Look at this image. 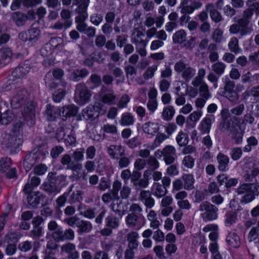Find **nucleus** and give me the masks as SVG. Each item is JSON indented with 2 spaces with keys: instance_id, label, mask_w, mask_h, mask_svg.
<instances>
[{
  "instance_id": "nucleus-1",
  "label": "nucleus",
  "mask_w": 259,
  "mask_h": 259,
  "mask_svg": "<svg viewBox=\"0 0 259 259\" xmlns=\"http://www.w3.org/2000/svg\"><path fill=\"white\" fill-rule=\"evenodd\" d=\"M253 15L252 9L248 6L242 14V17L238 20L237 24L232 25L229 29L230 32L233 34L238 33L240 36H243L251 33L252 28L249 27L251 17Z\"/></svg>"
},
{
  "instance_id": "nucleus-2",
  "label": "nucleus",
  "mask_w": 259,
  "mask_h": 259,
  "mask_svg": "<svg viewBox=\"0 0 259 259\" xmlns=\"http://www.w3.org/2000/svg\"><path fill=\"white\" fill-rule=\"evenodd\" d=\"M219 128L222 132H228L229 135L236 144H240L242 142L244 132L237 123L224 118L221 121Z\"/></svg>"
},
{
  "instance_id": "nucleus-3",
  "label": "nucleus",
  "mask_w": 259,
  "mask_h": 259,
  "mask_svg": "<svg viewBox=\"0 0 259 259\" xmlns=\"http://www.w3.org/2000/svg\"><path fill=\"white\" fill-rule=\"evenodd\" d=\"M238 194H244L240 202L242 203H248L254 200L259 195V183L243 184L237 190Z\"/></svg>"
},
{
  "instance_id": "nucleus-4",
  "label": "nucleus",
  "mask_w": 259,
  "mask_h": 259,
  "mask_svg": "<svg viewBox=\"0 0 259 259\" xmlns=\"http://www.w3.org/2000/svg\"><path fill=\"white\" fill-rule=\"evenodd\" d=\"M218 210L217 207L207 201L201 202L199 206V211L201 212L200 216L205 221L216 220Z\"/></svg>"
},
{
  "instance_id": "nucleus-5",
  "label": "nucleus",
  "mask_w": 259,
  "mask_h": 259,
  "mask_svg": "<svg viewBox=\"0 0 259 259\" xmlns=\"http://www.w3.org/2000/svg\"><path fill=\"white\" fill-rule=\"evenodd\" d=\"M145 219L142 214L128 213L125 217L126 225L130 228L140 229L145 225Z\"/></svg>"
},
{
  "instance_id": "nucleus-6",
  "label": "nucleus",
  "mask_w": 259,
  "mask_h": 259,
  "mask_svg": "<svg viewBox=\"0 0 259 259\" xmlns=\"http://www.w3.org/2000/svg\"><path fill=\"white\" fill-rule=\"evenodd\" d=\"M88 17L75 18V22L77 24L76 29L81 33L85 34L89 37H94L96 35V29L92 26H88L85 23V20Z\"/></svg>"
},
{
  "instance_id": "nucleus-7",
  "label": "nucleus",
  "mask_w": 259,
  "mask_h": 259,
  "mask_svg": "<svg viewBox=\"0 0 259 259\" xmlns=\"http://www.w3.org/2000/svg\"><path fill=\"white\" fill-rule=\"evenodd\" d=\"M121 188V182L115 181L112 185V189L108 193L104 194L102 196V200L105 203H109L111 200L119 198L118 192Z\"/></svg>"
},
{
  "instance_id": "nucleus-8",
  "label": "nucleus",
  "mask_w": 259,
  "mask_h": 259,
  "mask_svg": "<svg viewBox=\"0 0 259 259\" xmlns=\"http://www.w3.org/2000/svg\"><path fill=\"white\" fill-rule=\"evenodd\" d=\"M52 236L56 241L60 242L64 240H73L75 238L74 231L71 228L66 229L65 231L61 230L52 233Z\"/></svg>"
},
{
  "instance_id": "nucleus-9",
  "label": "nucleus",
  "mask_w": 259,
  "mask_h": 259,
  "mask_svg": "<svg viewBox=\"0 0 259 259\" xmlns=\"http://www.w3.org/2000/svg\"><path fill=\"white\" fill-rule=\"evenodd\" d=\"M90 3V0H73V5L77 6L75 11L78 15L75 18H84L88 17L87 9Z\"/></svg>"
},
{
  "instance_id": "nucleus-10",
  "label": "nucleus",
  "mask_w": 259,
  "mask_h": 259,
  "mask_svg": "<svg viewBox=\"0 0 259 259\" xmlns=\"http://www.w3.org/2000/svg\"><path fill=\"white\" fill-rule=\"evenodd\" d=\"M23 116L28 124L31 126L35 123V109L34 103H28L26 106L24 108L23 112Z\"/></svg>"
},
{
  "instance_id": "nucleus-11",
  "label": "nucleus",
  "mask_w": 259,
  "mask_h": 259,
  "mask_svg": "<svg viewBox=\"0 0 259 259\" xmlns=\"http://www.w3.org/2000/svg\"><path fill=\"white\" fill-rule=\"evenodd\" d=\"M75 95L79 98L81 103H84L89 101L91 93L84 84L79 83L76 87Z\"/></svg>"
},
{
  "instance_id": "nucleus-12",
  "label": "nucleus",
  "mask_w": 259,
  "mask_h": 259,
  "mask_svg": "<svg viewBox=\"0 0 259 259\" xmlns=\"http://www.w3.org/2000/svg\"><path fill=\"white\" fill-rule=\"evenodd\" d=\"M60 162L63 165L66 166L67 169L72 171L79 170L82 168V164L72 160L71 156L67 154L61 157Z\"/></svg>"
},
{
  "instance_id": "nucleus-13",
  "label": "nucleus",
  "mask_w": 259,
  "mask_h": 259,
  "mask_svg": "<svg viewBox=\"0 0 259 259\" xmlns=\"http://www.w3.org/2000/svg\"><path fill=\"white\" fill-rule=\"evenodd\" d=\"M27 97V92L25 90H21L13 96L11 101L12 108L17 109L20 108L24 103Z\"/></svg>"
},
{
  "instance_id": "nucleus-14",
  "label": "nucleus",
  "mask_w": 259,
  "mask_h": 259,
  "mask_svg": "<svg viewBox=\"0 0 259 259\" xmlns=\"http://www.w3.org/2000/svg\"><path fill=\"white\" fill-rule=\"evenodd\" d=\"M163 160L166 165L173 164L177 156L175 148L171 145L166 146L164 148Z\"/></svg>"
},
{
  "instance_id": "nucleus-15",
  "label": "nucleus",
  "mask_w": 259,
  "mask_h": 259,
  "mask_svg": "<svg viewBox=\"0 0 259 259\" xmlns=\"http://www.w3.org/2000/svg\"><path fill=\"white\" fill-rule=\"evenodd\" d=\"M139 199L147 208H151L155 205V200L149 191L142 190L140 193Z\"/></svg>"
},
{
  "instance_id": "nucleus-16",
  "label": "nucleus",
  "mask_w": 259,
  "mask_h": 259,
  "mask_svg": "<svg viewBox=\"0 0 259 259\" xmlns=\"http://www.w3.org/2000/svg\"><path fill=\"white\" fill-rule=\"evenodd\" d=\"M205 9L209 13L211 20L214 23H218L224 20L221 13L215 8L213 4H207L205 6Z\"/></svg>"
},
{
  "instance_id": "nucleus-17",
  "label": "nucleus",
  "mask_w": 259,
  "mask_h": 259,
  "mask_svg": "<svg viewBox=\"0 0 259 259\" xmlns=\"http://www.w3.org/2000/svg\"><path fill=\"white\" fill-rule=\"evenodd\" d=\"M107 152L111 158L118 159L120 156L125 155V149L120 145H111L108 147Z\"/></svg>"
},
{
  "instance_id": "nucleus-18",
  "label": "nucleus",
  "mask_w": 259,
  "mask_h": 259,
  "mask_svg": "<svg viewBox=\"0 0 259 259\" xmlns=\"http://www.w3.org/2000/svg\"><path fill=\"white\" fill-rule=\"evenodd\" d=\"M61 251L68 254L69 259H77L79 257V253L76 250L75 245L71 242H68L63 245L61 247Z\"/></svg>"
},
{
  "instance_id": "nucleus-19",
  "label": "nucleus",
  "mask_w": 259,
  "mask_h": 259,
  "mask_svg": "<svg viewBox=\"0 0 259 259\" xmlns=\"http://www.w3.org/2000/svg\"><path fill=\"white\" fill-rule=\"evenodd\" d=\"M144 36L143 32L138 28H135L133 31L131 36L132 42L134 44L136 47L138 46H145L147 45V41L142 39V37Z\"/></svg>"
},
{
  "instance_id": "nucleus-20",
  "label": "nucleus",
  "mask_w": 259,
  "mask_h": 259,
  "mask_svg": "<svg viewBox=\"0 0 259 259\" xmlns=\"http://www.w3.org/2000/svg\"><path fill=\"white\" fill-rule=\"evenodd\" d=\"M39 153L31 152L27 154L23 161V166L26 171H29L38 158Z\"/></svg>"
},
{
  "instance_id": "nucleus-21",
  "label": "nucleus",
  "mask_w": 259,
  "mask_h": 259,
  "mask_svg": "<svg viewBox=\"0 0 259 259\" xmlns=\"http://www.w3.org/2000/svg\"><path fill=\"white\" fill-rule=\"evenodd\" d=\"M218 163V168L220 171H226L228 169L230 159L227 155L223 153H219L217 156Z\"/></svg>"
},
{
  "instance_id": "nucleus-22",
  "label": "nucleus",
  "mask_w": 259,
  "mask_h": 259,
  "mask_svg": "<svg viewBox=\"0 0 259 259\" xmlns=\"http://www.w3.org/2000/svg\"><path fill=\"white\" fill-rule=\"evenodd\" d=\"M77 112V108L73 105H69L63 107L59 110L60 116L62 119L65 120L68 117L74 116Z\"/></svg>"
},
{
  "instance_id": "nucleus-23",
  "label": "nucleus",
  "mask_w": 259,
  "mask_h": 259,
  "mask_svg": "<svg viewBox=\"0 0 259 259\" xmlns=\"http://www.w3.org/2000/svg\"><path fill=\"white\" fill-rule=\"evenodd\" d=\"M30 69L27 64L20 65L12 71V77L16 79L22 78L29 72Z\"/></svg>"
},
{
  "instance_id": "nucleus-24",
  "label": "nucleus",
  "mask_w": 259,
  "mask_h": 259,
  "mask_svg": "<svg viewBox=\"0 0 259 259\" xmlns=\"http://www.w3.org/2000/svg\"><path fill=\"white\" fill-rule=\"evenodd\" d=\"M106 88L103 87L101 89L102 93H104L101 98L102 102L108 105H112L115 104L116 96L115 95L113 91H111L109 93H105Z\"/></svg>"
},
{
  "instance_id": "nucleus-25",
  "label": "nucleus",
  "mask_w": 259,
  "mask_h": 259,
  "mask_svg": "<svg viewBox=\"0 0 259 259\" xmlns=\"http://www.w3.org/2000/svg\"><path fill=\"white\" fill-rule=\"evenodd\" d=\"M77 228V233L81 235L90 232L93 229V226L90 222L79 219Z\"/></svg>"
},
{
  "instance_id": "nucleus-26",
  "label": "nucleus",
  "mask_w": 259,
  "mask_h": 259,
  "mask_svg": "<svg viewBox=\"0 0 259 259\" xmlns=\"http://www.w3.org/2000/svg\"><path fill=\"white\" fill-rule=\"evenodd\" d=\"M44 197L39 192L28 194L27 199L28 204L32 207H36L44 200Z\"/></svg>"
},
{
  "instance_id": "nucleus-27",
  "label": "nucleus",
  "mask_w": 259,
  "mask_h": 259,
  "mask_svg": "<svg viewBox=\"0 0 259 259\" xmlns=\"http://www.w3.org/2000/svg\"><path fill=\"white\" fill-rule=\"evenodd\" d=\"M60 115L59 109L51 105H47L45 112V116L49 121H54Z\"/></svg>"
},
{
  "instance_id": "nucleus-28",
  "label": "nucleus",
  "mask_w": 259,
  "mask_h": 259,
  "mask_svg": "<svg viewBox=\"0 0 259 259\" xmlns=\"http://www.w3.org/2000/svg\"><path fill=\"white\" fill-rule=\"evenodd\" d=\"M111 209L118 215L122 217L124 214L125 209L123 205L122 201L120 200V196L118 199H115L110 204Z\"/></svg>"
},
{
  "instance_id": "nucleus-29",
  "label": "nucleus",
  "mask_w": 259,
  "mask_h": 259,
  "mask_svg": "<svg viewBox=\"0 0 259 259\" xmlns=\"http://www.w3.org/2000/svg\"><path fill=\"white\" fill-rule=\"evenodd\" d=\"M56 179L49 180L43 185V189L48 193H58L60 192L59 188L56 185Z\"/></svg>"
},
{
  "instance_id": "nucleus-30",
  "label": "nucleus",
  "mask_w": 259,
  "mask_h": 259,
  "mask_svg": "<svg viewBox=\"0 0 259 259\" xmlns=\"http://www.w3.org/2000/svg\"><path fill=\"white\" fill-rule=\"evenodd\" d=\"M11 19L17 26L24 25L27 20L26 15L20 12H14L11 15Z\"/></svg>"
},
{
  "instance_id": "nucleus-31",
  "label": "nucleus",
  "mask_w": 259,
  "mask_h": 259,
  "mask_svg": "<svg viewBox=\"0 0 259 259\" xmlns=\"http://www.w3.org/2000/svg\"><path fill=\"white\" fill-rule=\"evenodd\" d=\"M96 108L98 109V106H90L84 110L83 117L87 120H93L99 116Z\"/></svg>"
},
{
  "instance_id": "nucleus-32",
  "label": "nucleus",
  "mask_w": 259,
  "mask_h": 259,
  "mask_svg": "<svg viewBox=\"0 0 259 259\" xmlns=\"http://www.w3.org/2000/svg\"><path fill=\"white\" fill-rule=\"evenodd\" d=\"M152 192L154 195L157 198L164 196L167 193V189L158 183H154L152 187Z\"/></svg>"
},
{
  "instance_id": "nucleus-33",
  "label": "nucleus",
  "mask_w": 259,
  "mask_h": 259,
  "mask_svg": "<svg viewBox=\"0 0 259 259\" xmlns=\"http://www.w3.org/2000/svg\"><path fill=\"white\" fill-rule=\"evenodd\" d=\"M126 237L128 242L127 246L133 248H137L139 244L138 241V233L136 231L131 232L127 234Z\"/></svg>"
},
{
  "instance_id": "nucleus-34",
  "label": "nucleus",
  "mask_w": 259,
  "mask_h": 259,
  "mask_svg": "<svg viewBox=\"0 0 259 259\" xmlns=\"http://www.w3.org/2000/svg\"><path fill=\"white\" fill-rule=\"evenodd\" d=\"M226 241L231 247L233 248H237L240 245L239 237L234 232L229 233L227 236Z\"/></svg>"
},
{
  "instance_id": "nucleus-35",
  "label": "nucleus",
  "mask_w": 259,
  "mask_h": 259,
  "mask_svg": "<svg viewBox=\"0 0 259 259\" xmlns=\"http://www.w3.org/2000/svg\"><path fill=\"white\" fill-rule=\"evenodd\" d=\"M134 117L130 112L123 113L119 120V123L122 126L132 125L134 123Z\"/></svg>"
},
{
  "instance_id": "nucleus-36",
  "label": "nucleus",
  "mask_w": 259,
  "mask_h": 259,
  "mask_svg": "<svg viewBox=\"0 0 259 259\" xmlns=\"http://www.w3.org/2000/svg\"><path fill=\"white\" fill-rule=\"evenodd\" d=\"M106 226L113 229L117 228L119 226V220L115 216L110 214L108 215L105 220Z\"/></svg>"
},
{
  "instance_id": "nucleus-37",
  "label": "nucleus",
  "mask_w": 259,
  "mask_h": 259,
  "mask_svg": "<svg viewBox=\"0 0 259 259\" xmlns=\"http://www.w3.org/2000/svg\"><path fill=\"white\" fill-rule=\"evenodd\" d=\"M184 181V188L186 190H190L194 188V183L195 180L193 176L191 174H186L182 177Z\"/></svg>"
},
{
  "instance_id": "nucleus-38",
  "label": "nucleus",
  "mask_w": 259,
  "mask_h": 259,
  "mask_svg": "<svg viewBox=\"0 0 259 259\" xmlns=\"http://www.w3.org/2000/svg\"><path fill=\"white\" fill-rule=\"evenodd\" d=\"M143 129L145 133L153 135L158 131V126L157 123L148 122L143 125Z\"/></svg>"
},
{
  "instance_id": "nucleus-39",
  "label": "nucleus",
  "mask_w": 259,
  "mask_h": 259,
  "mask_svg": "<svg viewBox=\"0 0 259 259\" xmlns=\"http://www.w3.org/2000/svg\"><path fill=\"white\" fill-rule=\"evenodd\" d=\"M175 113V110L172 106H167L164 107L162 112V118L165 121L170 120Z\"/></svg>"
},
{
  "instance_id": "nucleus-40",
  "label": "nucleus",
  "mask_w": 259,
  "mask_h": 259,
  "mask_svg": "<svg viewBox=\"0 0 259 259\" xmlns=\"http://www.w3.org/2000/svg\"><path fill=\"white\" fill-rule=\"evenodd\" d=\"M186 35V33L184 30H178L173 34L172 41L174 44H182L185 41Z\"/></svg>"
},
{
  "instance_id": "nucleus-41",
  "label": "nucleus",
  "mask_w": 259,
  "mask_h": 259,
  "mask_svg": "<svg viewBox=\"0 0 259 259\" xmlns=\"http://www.w3.org/2000/svg\"><path fill=\"white\" fill-rule=\"evenodd\" d=\"M133 187L137 192L142 191V189L146 188L149 185V180L147 178L141 179L133 184Z\"/></svg>"
},
{
  "instance_id": "nucleus-42",
  "label": "nucleus",
  "mask_w": 259,
  "mask_h": 259,
  "mask_svg": "<svg viewBox=\"0 0 259 259\" xmlns=\"http://www.w3.org/2000/svg\"><path fill=\"white\" fill-rule=\"evenodd\" d=\"M211 119L209 117H205L200 123V130L203 134H208L211 126Z\"/></svg>"
},
{
  "instance_id": "nucleus-43",
  "label": "nucleus",
  "mask_w": 259,
  "mask_h": 259,
  "mask_svg": "<svg viewBox=\"0 0 259 259\" xmlns=\"http://www.w3.org/2000/svg\"><path fill=\"white\" fill-rule=\"evenodd\" d=\"M27 33L29 41L33 43L38 40L40 31L37 28H32L28 30Z\"/></svg>"
},
{
  "instance_id": "nucleus-44",
  "label": "nucleus",
  "mask_w": 259,
  "mask_h": 259,
  "mask_svg": "<svg viewBox=\"0 0 259 259\" xmlns=\"http://www.w3.org/2000/svg\"><path fill=\"white\" fill-rule=\"evenodd\" d=\"M224 94L235 91V83L234 81L230 80L228 77H226L224 81Z\"/></svg>"
},
{
  "instance_id": "nucleus-45",
  "label": "nucleus",
  "mask_w": 259,
  "mask_h": 259,
  "mask_svg": "<svg viewBox=\"0 0 259 259\" xmlns=\"http://www.w3.org/2000/svg\"><path fill=\"white\" fill-rule=\"evenodd\" d=\"M89 74V71L86 69L76 70L72 73V80L77 81L81 78L87 76Z\"/></svg>"
},
{
  "instance_id": "nucleus-46",
  "label": "nucleus",
  "mask_w": 259,
  "mask_h": 259,
  "mask_svg": "<svg viewBox=\"0 0 259 259\" xmlns=\"http://www.w3.org/2000/svg\"><path fill=\"white\" fill-rule=\"evenodd\" d=\"M226 67V65L221 62L215 63L211 66L212 71L219 76L224 73Z\"/></svg>"
},
{
  "instance_id": "nucleus-47",
  "label": "nucleus",
  "mask_w": 259,
  "mask_h": 259,
  "mask_svg": "<svg viewBox=\"0 0 259 259\" xmlns=\"http://www.w3.org/2000/svg\"><path fill=\"white\" fill-rule=\"evenodd\" d=\"M195 70L189 66L185 68L182 72V76L186 80L189 81L195 75Z\"/></svg>"
},
{
  "instance_id": "nucleus-48",
  "label": "nucleus",
  "mask_w": 259,
  "mask_h": 259,
  "mask_svg": "<svg viewBox=\"0 0 259 259\" xmlns=\"http://www.w3.org/2000/svg\"><path fill=\"white\" fill-rule=\"evenodd\" d=\"M176 141L180 146H186L188 143V136L186 133L181 131L176 138Z\"/></svg>"
},
{
  "instance_id": "nucleus-49",
  "label": "nucleus",
  "mask_w": 259,
  "mask_h": 259,
  "mask_svg": "<svg viewBox=\"0 0 259 259\" xmlns=\"http://www.w3.org/2000/svg\"><path fill=\"white\" fill-rule=\"evenodd\" d=\"M228 47L231 52L235 54L240 52L241 49L239 47L238 40L236 37H232L228 44Z\"/></svg>"
},
{
  "instance_id": "nucleus-50",
  "label": "nucleus",
  "mask_w": 259,
  "mask_h": 259,
  "mask_svg": "<svg viewBox=\"0 0 259 259\" xmlns=\"http://www.w3.org/2000/svg\"><path fill=\"white\" fill-rule=\"evenodd\" d=\"M11 165V160L7 157H3L0 160V172H6Z\"/></svg>"
},
{
  "instance_id": "nucleus-51",
  "label": "nucleus",
  "mask_w": 259,
  "mask_h": 259,
  "mask_svg": "<svg viewBox=\"0 0 259 259\" xmlns=\"http://www.w3.org/2000/svg\"><path fill=\"white\" fill-rule=\"evenodd\" d=\"M84 149L83 148L77 149L74 151L72 154L73 161L77 163L82 161L84 157Z\"/></svg>"
},
{
  "instance_id": "nucleus-52",
  "label": "nucleus",
  "mask_w": 259,
  "mask_h": 259,
  "mask_svg": "<svg viewBox=\"0 0 259 259\" xmlns=\"http://www.w3.org/2000/svg\"><path fill=\"white\" fill-rule=\"evenodd\" d=\"M258 79H259V74L252 76L250 72H247L241 76V81L243 83H250L254 80H257Z\"/></svg>"
},
{
  "instance_id": "nucleus-53",
  "label": "nucleus",
  "mask_w": 259,
  "mask_h": 259,
  "mask_svg": "<svg viewBox=\"0 0 259 259\" xmlns=\"http://www.w3.org/2000/svg\"><path fill=\"white\" fill-rule=\"evenodd\" d=\"M259 239V229L258 227H252L248 233L247 239L252 242Z\"/></svg>"
},
{
  "instance_id": "nucleus-54",
  "label": "nucleus",
  "mask_w": 259,
  "mask_h": 259,
  "mask_svg": "<svg viewBox=\"0 0 259 259\" xmlns=\"http://www.w3.org/2000/svg\"><path fill=\"white\" fill-rule=\"evenodd\" d=\"M200 95L205 99H208L211 96L208 90V87L207 84L203 82L200 85L199 87Z\"/></svg>"
},
{
  "instance_id": "nucleus-55",
  "label": "nucleus",
  "mask_w": 259,
  "mask_h": 259,
  "mask_svg": "<svg viewBox=\"0 0 259 259\" xmlns=\"http://www.w3.org/2000/svg\"><path fill=\"white\" fill-rule=\"evenodd\" d=\"M225 223L227 226H230L235 223L237 220V214L233 211L228 212L226 214Z\"/></svg>"
},
{
  "instance_id": "nucleus-56",
  "label": "nucleus",
  "mask_w": 259,
  "mask_h": 259,
  "mask_svg": "<svg viewBox=\"0 0 259 259\" xmlns=\"http://www.w3.org/2000/svg\"><path fill=\"white\" fill-rule=\"evenodd\" d=\"M46 84L49 88L50 90H53L57 88V83L52 80V73L50 72H48L45 78Z\"/></svg>"
},
{
  "instance_id": "nucleus-57",
  "label": "nucleus",
  "mask_w": 259,
  "mask_h": 259,
  "mask_svg": "<svg viewBox=\"0 0 259 259\" xmlns=\"http://www.w3.org/2000/svg\"><path fill=\"white\" fill-rule=\"evenodd\" d=\"M223 96L226 98L230 102L236 103L237 102L239 99L238 93L235 91L224 94Z\"/></svg>"
},
{
  "instance_id": "nucleus-58",
  "label": "nucleus",
  "mask_w": 259,
  "mask_h": 259,
  "mask_svg": "<svg viewBox=\"0 0 259 259\" xmlns=\"http://www.w3.org/2000/svg\"><path fill=\"white\" fill-rule=\"evenodd\" d=\"M81 192L79 190L73 192L68 198V202L72 204L76 202H79L81 199Z\"/></svg>"
},
{
  "instance_id": "nucleus-59",
  "label": "nucleus",
  "mask_w": 259,
  "mask_h": 259,
  "mask_svg": "<svg viewBox=\"0 0 259 259\" xmlns=\"http://www.w3.org/2000/svg\"><path fill=\"white\" fill-rule=\"evenodd\" d=\"M157 69L156 65H153L148 67L143 74V77L145 79L148 80L153 77L154 72Z\"/></svg>"
},
{
  "instance_id": "nucleus-60",
  "label": "nucleus",
  "mask_w": 259,
  "mask_h": 259,
  "mask_svg": "<svg viewBox=\"0 0 259 259\" xmlns=\"http://www.w3.org/2000/svg\"><path fill=\"white\" fill-rule=\"evenodd\" d=\"M103 21V16L101 14L94 13L90 16L91 22L95 26H99Z\"/></svg>"
},
{
  "instance_id": "nucleus-61",
  "label": "nucleus",
  "mask_w": 259,
  "mask_h": 259,
  "mask_svg": "<svg viewBox=\"0 0 259 259\" xmlns=\"http://www.w3.org/2000/svg\"><path fill=\"white\" fill-rule=\"evenodd\" d=\"M69 129L64 128L63 127L59 128L56 134V138L60 141L65 139L66 134L69 132Z\"/></svg>"
},
{
  "instance_id": "nucleus-62",
  "label": "nucleus",
  "mask_w": 259,
  "mask_h": 259,
  "mask_svg": "<svg viewBox=\"0 0 259 259\" xmlns=\"http://www.w3.org/2000/svg\"><path fill=\"white\" fill-rule=\"evenodd\" d=\"M65 92L63 89H59L53 94V98L55 102H59L64 98Z\"/></svg>"
},
{
  "instance_id": "nucleus-63",
  "label": "nucleus",
  "mask_w": 259,
  "mask_h": 259,
  "mask_svg": "<svg viewBox=\"0 0 259 259\" xmlns=\"http://www.w3.org/2000/svg\"><path fill=\"white\" fill-rule=\"evenodd\" d=\"M242 150L241 148L236 147L232 149L231 157L233 160H237L241 157Z\"/></svg>"
},
{
  "instance_id": "nucleus-64",
  "label": "nucleus",
  "mask_w": 259,
  "mask_h": 259,
  "mask_svg": "<svg viewBox=\"0 0 259 259\" xmlns=\"http://www.w3.org/2000/svg\"><path fill=\"white\" fill-rule=\"evenodd\" d=\"M170 85V81L167 79L162 78L159 81V89L162 92H166L168 91Z\"/></svg>"
}]
</instances>
